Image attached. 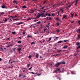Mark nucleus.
Here are the masks:
<instances>
[{
	"mask_svg": "<svg viewBox=\"0 0 80 80\" xmlns=\"http://www.w3.org/2000/svg\"><path fill=\"white\" fill-rule=\"evenodd\" d=\"M68 40H64L63 41L64 42H68Z\"/></svg>",
	"mask_w": 80,
	"mask_h": 80,
	"instance_id": "nucleus-33",
	"label": "nucleus"
},
{
	"mask_svg": "<svg viewBox=\"0 0 80 80\" xmlns=\"http://www.w3.org/2000/svg\"><path fill=\"white\" fill-rule=\"evenodd\" d=\"M50 22H48V24H47V25H50Z\"/></svg>",
	"mask_w": 80,
	"mask_h": 80,
	"instance_id": "nucleus-62",
	"label": "nucleus"
},
{
	"mask_svg": "<svg viewBox=\"0 0 80 80\" xmlns=\"http://www.w3.org/2000/svg\"><path fill=\"white\" fill-rule=\"evenodd\" d=\"M62 51L61 50H60L58 51L59 53H60V52H62Z\"/></svg>",
	"mask_w": 80,
	"mask_h": 80,
	"instance_id": "nucleus-44",
	"label": "nucleus"
},
{
	"mask_svg": "<svg viewBox=\"0 0 80 80\" xmlns=\"http://www.w3.org/2000/svg\"><path fill=\"white\" fill-rule=\"evenodd\" d=\"M45 15L46 16H51V15H50V13H49L46 12L45 14Z\"/></svg>",
	"mask_w": 80,
	"mask_h": 80,
	"instance_id": "nucleus-4",
	"label": "nucleus"
},
{
	"mask_svg": "<svg viewBox=\"0 0 80 80\" xmlns=\"http://www.w3.org/2000/svg\"><path fill=\"white\" fill-rule=\"evenodd\" d=\"M67 47H68V46L65 45L63 46V48H67Z\"/></svg>",
	"mask_w": 80,
	"mask_h": 80,
	"instance_id": "nucleus-13",
	"label": "nucleus"
},
{
	"mask_svg": "<svg viewBox=\"0 0 80 80\" xmlns=\"http://www.w3.org/2000/svg\"><path fill=\"white\" fill-rule=\"evenodd\" d=\"M60 65V63L59 62H57L55 65L54 66L56 67H58V66Z\"/></svg>",
	"mask_w": 80,
	"mask_h": 80,
	"instance_id": "nucleus-1",
	"label": "nucleus"
},
{
	"mask_svg": "<svg viewBox=\"0 0 80 80\" xmlns=\"http://www.w3.org/2000/svg\"><path fill=\"white\" fill-rule=\"evenodd\" d=\"M9 18H15V17L14 16H10L9 17Z\"/></svg>",
	"mask_w": 80,
	"mask_h": 80,
	"instance_id": "nucleus-25",
	"label": "nucleus"
},
{
	"mask_svg": "<svg viewBox=\"0 0 80 80\" xmlns=\"http://www.w3.org/2000/svg\"><path fill=\"white\" fill-rule=\"evenodd\" d=\"M61 11H62V13L63 12V9H60Z\"/></svg>",
	"mask_w": 80,
	"mask_h": 80,
	"instance_id": "nucleus-41",
	"label": "nucleus"
},
{
	"mask_svg": "<svg viewBox=\"0 0 80 80\" xmlns=\"http://www.w3.org/2000/svg\"><path fill=\"white\" fill-rule=\"evenodd\" d=\"M7 40H8V41L9 40H10V38H8L7 39Z\"/></svg>",
	"mask_w": 80,
	"mask_h": 80,
	"instance_id": "nucleus-59",
	"label": "nucleus"
},
{
	"mask_svg": "<svg viewBox=\"0 0 80 80\" xmlns=\"http://www.w3.org/2000/svg\"><path fill=\"white\" fill-rule=\"evenodd\" d=\"M57 33H59L60 32V30H58V29H57L56 30Z\"/></svg>",
	"mask_w": 80,
	"mask_h": 80,
	"instance_id": "nucleus-9",
	"label": "nucleus"
},
{
	"mask_svg": "<svg viewBox=\"0 0 80 80\" xmlns=\"http://www.w3.org/2000/svg\"><path fill=\"white\" fill-rule=\"evenodd\" d=\"M49 65H50V66H52L53 64H52V63H49Z\"/></svg>",
	"mask_w": 80,
	"mask_h": 80,
	"instance_id": "nucleus-29",
	"label": "nucleus"
},
{
	"mask_svg": "<svg viewBox=\"0 0 80 80\" xmlns=\"http://www.w3.org/2000/svg\"><path fill=\"white\" fill-rule=\"evenodd\" d=\"M35 42H32V43H31V45H35Z\"/></svg>",
	"mask_w": 80,
	"mask_h": 80,
	"instance_id": "nucleus-19",
	"label": "nucleus"
},
{
	"mask_svg": "<svg viewBox=\"0 0 80 80\" xmlns=\"http://www.w3.org/2000/svg\"><path fill=\"white\" fill-rule=\"evenodd\" d=\"M62 42H63V41H60L58 42V43H61Z\"/></svg>",
	"mask_w": 80,
	"mask_h": 80,
	"instance_id": "nucleus-14",
	"label": "nucleus"
},
{
	"mask_svg": "<svg viewBox=\"0 0 80 80\" xmlns=\"http://www.w3.org/2000/svg\"><path fill=\"white\" fill-rule=\"evenodd\" d=\"M63 18H65V19H67V16L65 15H63Z\"/></svg>",
	"mask_w": 80,
	"mask_h": 80,
	"instance_id": "nucleus-11",
	"label": "nucleus"
},
{
	"mask_svg": "<svg viewBox=\"0 0 80 80\" xmlns=\"http://www.w3.org/2000/svg\"><path fill=\"white\" fill-rule=\"evenodd\" d=\"M13 2H14V3H17V2L16 1H13Z\"/></svg>",
	"mask_w": 80,
	"mask_h": 80,
	"instance_id": "nucleus-38",
	"label": "nucleus"
},
{
	"mask_svg": "<svg viewBox=\"0 0 80 80\" xmlns=\"http://www.w3.org/2000/svg\"><path fill=\"white\" fill-rule=\"evenodd\" d=\"M1 15H3V14H5V12H2L1 13Z\"/></svg>",
	"mask_w": 80,
	"mask_h": 80,
	"instance_id": "nucleus-35",
	"label": "nucleus"
},
{
	"mask_svg": "<svg viewBox=\"0 0 80 80\" xmlns=\"http://www.w3.org/2000/svg\"><path fill=\"white\" fill-rule=\"evenodd\" d=\"M40 21H39L37 22V23H38V24H40Z\"/></svg>",
	"mask_w": 80,
	"mask_h": 80,
	"instance_id": "nucleus-36",
	"label": "nucleus"
},
{
	"mask_svg": "<svg viewBox=\"0 0 80 80\" xmlns=\"http://www.w3.org/2000/svg\"><path fill=\"white\" fill-rule=\"evenodd\" d=\"M52 40V38H49V40L47 42H50V40Z\"/></svg>",
	"mask_w": 80,
	"mask_h": 80,
	"instance_id": "nucleus-26",
	"label": "nucleus"
},
{
	"mask_svg": "<svg viewBox=\"0 0 80 80\" xmlns=\"http://www.w3.org/2000/svg\"><path fill=\"white\" fill-rule=\"evenodd\" d=\"M12 33L13 35H15V34H16V32H12Z\"/></svg>",
	"mask_w": 80,
	"mask_h": 80,
	"instance_id": "nucleus-18",
	"label": "nucleus"
},
{
	"mask_svg": "<svg viewBox=\"0 0 80 80\" xmlns=\"http://www.w3.org/2000/svg\"><path fill=\"white\" fill-rule=\"evenodd\" d=\"M39 56V54L38 53H36V57L37 58H38Z\"/></svg>",
	"mask_w": 80,
	"mask_h": 80,
	"instance_id": "nucleus-6",
	"label": "nucleus"
},
{
	"mask_svg": "<svg viewBox=\"0 0 80 80\" xmlns=\"http://www.w3.org/2000/svg\"><path fill=\"white\" fill-rule=\"evenodd\" d=\"M18 52H20L21 50H22V48H18Z\"/></svg>",
	"mask_w": 80,
	"mask_h": 80,
	"instance_id": "nucleus-10",
	"label": "nucleus"
},
{
	"mask_svg": "<svg viewBox=\"0 0 80 80\" xmlns=\"http://www.w3.org/2000/svg\"><path fill=\"white\" fill-rule=\"evenodd\" d=\"M22 8H27V6L25 5L23 6L22 7Z\"/></svg>",
	"mask_w": 80,
	"mask_h": 80,
	"instance_id": "nucleus-12",
	"label": "nucleus"
},
{
	"mask_svg": "<svg viewBox=\"0 0 80 80\" xmlns=\"http://www.w3.org/2000/svg\"><path fill=\"white\" fill-rule=\"evenodd\" d=\"M46 2H47V1L45 0V1H44V4H45V3H46Z\"/></svg>",
	"mask_w": 80,
	"mask_h": 80,
	"instance_id": "nucleus-61",
	"label": "nucleus"
},
{
	"mask_svg": "<svg viewBox=\"0 0 80 80\" xmlns=\"http://www.w3.org/2000/svg\"><path fill=\"white\" fill-rule=\"evenodd\" d=\"M1 7L2 8H7L5 7V6L4 5H3L2 6H1Z\"/></svg>",
	"mask_w": 80,
	"mask_h": 80,
	"instance_id": "nucleus-5",
	"label": "nucleus"
},
{
	"mask_svg": "<svg viewBox=\"0 0 80 80\" xmlns=\"http://www.w3.org/2000/svg\"><path fill=\"white\" fill-rule=\"evenodd\" d=\"M55 14H52V17H53V16H55Z\"/></svg>",
	"mask_w": 80,
	"mask_h": 80,
	"instance_id": "nucleus-49",
	"label": "nucleus"
},
{
	"mask_svg": "<svg viewBox=\"0 0 80 80\" xmlns=\"http://www.w3.org/2000/svg\"><path fill=\"white\" fill-rule=\"evenodd\" d=\"M55 39H57V40H58V38H59V37H57L56 38H55Z\"/></svg>",
	"mask_w": 80,
	"mask_h": 80,
	"instance_id": "nucleus-43",
	"label": "nucleus"
},
{
	"mask_svg": "<svg viewBox=\"0 0 80 80\" xmlns=\"http://www.w3.org/2000/svg\"><path fill=\"white\" fill-rule=\"evenodd\" d=\"M10 46H12V45H8V46H7V47H10Z\"/></svg>",
	"mask_w": 80,
	"mask_h": 80,
	"instance_id": "nucleus-52",
	"label": "nucleus"
},
{
	"mask_svg": "<svg viewBox=\"0 0 80 80\" xmlns=\"http://www.w3.org/2000/svg\"><path fill=\"white\" fill-rule=\"evenodd\" d=\"M77 53H78V52H80V51H79V50H77Z\"/></svg>",
	"mask_w": 80,
	"mask_h": 80,
	"instance_id": "nucleus-57",
	"label": "nucleus"
},
{
	"mask_svg": "<svg viewBox=\"0 0 80 80\" xmlns=\"http://www.w3.org/2000/svg\"><path fill=\"white\" fill-rule=\"evenodd\" d=\"M59 62L60 63V64H65V62Z\"/></svg>",
	"mask_w": 80,
	"mask_h": 80,
	"instance_id": "nucleus-7",
	"label": "nucleus"
},
{
	"mask_svg": "<svg viewBox=\"0 0 80 80\" xmlns=\"http://www.w3.org/2000/svg\"><path fill=\"white\" fill-rule=\"evenodd\" d=\"M57 78V79H59L60 80H61V78Z\"/></svg>",
	"mask_w": 80,
	"mask_h": 80,
	"instance_id": "nucleus-56",
	"label": "nucleus"
},
{
	"mask_svg": "<svg viewBox=\"0 0 80 80\" xmlns=\"http://www.w3.org/2000/svg\"><path fill=\"white\" fill-rule=\"evenodd\" d=\"M27 21H28V20H31V19L30 18H29L27 20Z\"/></svg>",
	"mask_w": 80,
	"mask_h": 80,
	"instance_id": "nucleus-37",
	"label": "nucleus"
},
{
	"mask_svg": "<svg viewBox=\"0 0 80 80\" xmlns=\"http://www.w3.org/2000/svg\"><path fill=\"white\" fill-rule=\"evenodd\" d=\"M31 73H32V74H37V73H34L33 72H31Z\"/></svg>",
	"mask_w": 80,
	"mask_h": 80,
	"instance_id": "nucleus-31",
	"label": "nucleus"
},
{
	"mask_svg": "<svg viewBox=\"0 0 80 80\" xmlns=\"http://www.w3.org/2000/svg\"><path fill=\"white\" fill-rule=\"evenodd\" d=\"M47 29V28H45L44 29V31H45V30H46Z\"/></svg>",
	"mask_w": 80,
	"mask_h": 80,
	"instance_id": "nucleus-64",
	"label": "nucleus"
},
{
	"mask_svg": "<svg viewBox=\"0 0 80 80\" xmlns=\"http://www.w3.org/2000/svg\"><path fill=\"white\" fill-rule=\"evenodd\" d=\"M2 58H0V61H2Z\"/></svg>",
	"mask_w": 80,
	"mask_h": 80,
	"instance_id": "nucleus-63",
	"label": "nucleus"
},
{
	"mask_svg": "<svg viewBox=\"0 0 80 80\" xmlns=\"http://www.w3.org/2000/svg\"><path fill=\"white\" fill-rule=\"evenodd\" d=\"M45 7L43 6L42 8H40L41 10H42V9H43V8H44Z\"/></svg>",
	"mask_w": 80,
	"mask_h": 80,
	"instance_id": "nucleus-30",
	"label": "nucleus"
},
{
	"mask_svg": "<svg viewBox=\"0 0 80 80\" xmlns=\"http://www.w3.org/2000/svg\"><path fill=\"white\" fill-rule=\"evenodd\" d=\"M10 60H11V59H10L9 61V64H12V63H13L12 62H11L10 63Z\"/></svg>",
	"mask_w": 80,
	"mask_h": 80,
	"instance_id": "nucleus-22",
	"label": "nucleus"
},
{
	"mask_svg": "<svg viewBox=\"0 0 80 80\" xmlns=\"http://www.w3.org/2000/svg\"><path fill=\"white\" fill-rule=\"evenodd\" d=\"M71 18H73V14L72 13H71Z\"/></svg>",
	"mask_w": 80,
	"mask_h": 80,
	"instance_id": "nucleus-20",
	"label": "nucleus"
},
{
	"mask_svg": "<svg viewBox=\"0 0 80 80\" xmlns=\"http://www.w3.org/2000/svg\"><path fill=\"white\" fill-rule=\"evenodd\" d=\"M27 38H29V37H31V38H32V35H28L27 36Z\"/></svg>",
	"mask_w": 80,
	"mask_h": 80,
	"instance_id": "nucleus-8",
	"label": "nucleus"
},
{
	"mask_svg": "<svg viewBox=\"0 0 80 80\" xmlns=\"http://www.w3.org/2000/svg\"><path fill=\"white\" fill-rule=\"evenodd\" d=\"M60 69H57V70H56V71H60Z\"/></svg>",
	"mask_w": 80,
	"mask_h": 80,
	"instance_id": "nucleus-50",
	"label": "nucleus"
},
{
	"mask_svg": "<svg viewBox=\"0 0 80 80\" xmlns=\"http://www.w3.org/2000/svg\"><path fill=\"white\" fill-rule=\"evenodd\" d=\"M75 17H77V13H75Z\"/></svg>",
	"mask_w": 80,
	"mask_h": 80,
	"instance_id": "nucleus-45",
	"label": "nucleus"
},
{
	"mask_svg": "<svg viewBox=\"0 0 80 80\" xmlns=\"http://www.w3.org/2000/svg\"><path fill=\"white\" fill-rule=\"evenodd\" d=\"M79 38H80V35H78V38H77V40H78Z\"/></svg>",
	"mask_w": 80,
	"mask_h": 80,
	"instance_id": "nucleus-15",
	"label": "nucleus"
},
{
	"mask_svg": "<svg viewBox=\"0 0 80 80\" xmlns=\"http://www.w3.org/2000/svg\"><path fill=\"white\" fill-rule=\"evenodd\" d=\"M29 58H32V56L31 55H29L28 57Z\"/></svg>",
	"mask_w": 80,
	"mask_h": 80,
	"instance_id": "nucleus-32",
	"label": "nucleus"
},
{
	"mask_svg": "<svg viewBox=\"0 0 80 80\" xmlns=\"http://www.w3.org/2000/svg\"><path fill=\"white\" fill-rule=\"evenodd\" d=\"M5 20L4 21H5L6 22V21H7V18H5Z\"/></svg>",
	"mask_w": 80,
	"mask_h": 80,
	"instance_id": "nucleus-54",
	"label": "nucleus"
},
{
	"mask_svg": "<svg viewBox=\"0 0 80 80\" xmlns=\"http://www.w3.org/2000/svg\"><path fill=\"white\" fill-rule=\"evenodd\" d=\"M34 10H32V13L34 12Z\"/></svg>",
	"mask_w": 80,
	"mask_h": 80,
	"instance_id": "nucleus-48",
	"label": "nucleus"
},
{
	"mask_svg": "<svg viewBox=\"0 0 80 80\" xmlns=\"http://www.w3.org/2000/svg\"><path fill=\"white\" fill-rule=\"evenodd\" d=\"M23 23V22H20L19 23H18L17 25H20V24H22Z\"/></svg>",
	"mask_w": 80,
	"mask_h": 80,
	"instance_id": "nucleus-21",
	"label": "nucleus"
},
{
	"mask_svg": "<svg viewBox=\"0 0 80 80\" xmlns=\"http://www.w3.org/2000/svg\"><path fill=\"white\" fill-rule=\"evenodd\" d=\"M57 5H58V3L54 4V5L53 6V7H55V6Z\"/></svg>",
	"mask_w": 80,
	"mask_h": 80,
	"instance_id": "nucleus-24",
	"label": "nucleus"
},
{
	"mask_svg": "<svg viewBox=\"0 0 80 80\" xmlns=\"http://www.w3.org/2000/svg\"><path fill=\"white\" fill-rule=\"evenodd\" d=\"M78 48H80V45L79 46H78L76 48L77 49H78Z\"/></svg>",
	"mask_w": 80,
	"mask_h": 80,
	"instance_id": "nucleus-27",
	"label": "nucleus"
},
{
	"mask_svg": "<svg viewBox=\"0 0 80 80\" xmlns=\"http://www.w3.org/2000/svg\"><path fill=\"white\" fill-rule=\"evenodd\" d=\"M78 0H76V2L78 3Z\"/></svg>",
	"mask_w": 80,
	"mask_h": 80,
	"instance_id": "nucleus-51",
	"label": "nucleus"
},
{
	"mask_svg": "<svg viewBox=\"0 0 80 80\" xmlns=\"http://www.w3.org/2000/svg\"><path fill=\"white\" fill-rule=\"evenodd\" d=\"M17 43H22V41H17Z\"/></svg>",
	"mask_w": 80,
	"mask_h": 80,
	"instance_id": "nucleus-17",
	"label": "nucleus"
},
{
	"mask_svg": "<svg viewBox=\"0 0 80 80\" xmlns=\"http://www.w3.org/2000/svg\"><path fill=\"white\" fill-rule=\"evenodd\" d=\"M25 34V32L23 31L22 32V35H24Z\"/></svg>",
	"mask_w": 80,
	"mask_h": 80,
	"instance_id": "nucleus-34",
	"label": "nucleus"
},
{
	"mask_svg": "<svg viewBox=\"0 0 80 80\" xmlns=\"http://www.w3.org/2000/svg\"><path fill=\"white\" fill-rule=\"evenodd\" d=\"M80 44V43L79 42H76V45H79Z\"/></svg>",
	"mask_w": 80,
	"mask_h": 80,
	"instance_id": "nucleus-16",
	"label": "nucleus"
},
{
	"mask_svg": "<svg viewBox=\"0 0 80 80\" xmlns=\"http://www.w3.org/2000/svg\"><path fill=\"white\" fill-rule=\"evenodd\" d=\"M74 22H75V21H73L72 22H71V23L72 24L73 23H74Z\"/></svg>",
	"mask_w": 80,
	"mask_h": 80,
	"instance_id": "nucleus-53",
	"label": "nucleus"
},
{
	"mask_svg": "<svg viewBox=\"0 0 80 80\" xmlns=\"http://www.w3.org/2000/svg\"><path fill=\"white\" fill-rule=\"evenodd\" d=\"M18 39H19V38H20V40H21V39H22V38L20 37H19V38H18Z\"/></svg>",
	"mask_w": 80,
	"mask_h": 80,
	"instance_id": "nucleus-46",
	"label": "nucleus"
},
{
	"mask_svg": "<svg viewBox=\"0 0 80 80\" xmlns=\"http://www.w3.org/2000/svg\"><path fill=\"white\" fill-rule=\"evenodd\" d=\"M74 56H76V55H77V54H76V53L74 54Z\"/></svg>",
	"mask_w": 80,
	"mask_h": 80,
	"instance_id": "nucleus-60",
	"label": "nucleus"
},
{
	"mask_svg": "<svg viewBox=\"0 0 80 80\" xmlns=\"http://www.w3.org/2000/svg\"><path fill=\"white\" fill-rule=\"evenodd\" d=\"M56 20H58V21H59L60 20V19H59L58 18H56Z\"/></svg>",
	"mask_w": 80,
	"mask_h": 80,
	"instance_id": "nucleus-39",
	"label": "nucleus"
},
{
	"mask_svg": "<svg viewBox=\"0 0 80 80\" xmlns=\"http://www.w3.org/2000/svg\"><path fill=\"white\" fill-rule=\"evenodd\" d=\"M56 25L57 26H59V25H60V23L58 22H57L56 23Z\"/></svg>",
	"mask_w": 80,
	"mask_h": 80,
	"instance_id": "nucleus-23",
	"label": "nucleus"
},
{
	"mask_svg": "<svg viewBox=\"0 0 80 80\" xmlns=\"http://www.w3.org/2000/svg\"><path fill=\"white\" fill-rule=\"evenodd\" d=\"M30 64H28L27 66V67H28V68L29 67H30Z\"/></svg>",
	"mask_w": 80,
	"mask_h": 80,
	"instance_id": "nucleus-28",
	"label": "nucleus"
},
{
	"mask_svg": "<svg viewBox=\"0 0 80 80\" xmlns=\"http://www.w3.org/2000/svg\"><path fill=\"white\" fill-rule=\"evenodd\" d=\"M45 19H47L48 20L51 21L52 20V18H48V17H47L46 18H45Z\"/></svg>",
	"mask_w": 80,
	"mask_h": 80,
	"instance_id": "nucleus-2",
	"label": "nucleus"
},
{
	"mask_svg": "<svg viewBox=\"0 0 80 80\" xmlns=\"http://www.w3.org/2000/svg\"><path fill=\"white\" fill-rule=\"evenodd\" d=\"M78 3V2H76V3L75 4V5H77V4Z\"/></svg>",
	"mask_w": 80,
	"mask_h": 80,
	"instance_id": "nucleus-55",
	"label": "nucleus"
},
{
	"mask_svg": "<svg viewBox=\"0 0 80 80\" xmlns=\"http://www.w3.org/2000/svg\"><path fill=\"white\" fill-rule=\"evenodd\" d=\"M42 75V74L41 73H40L39 74H38L37 75H38V76H40V75Z\"/></svg>",
	"mask_w": 80,
	"mask_h": 80,
	"instance_id": "nucleus-47",
	"label": "nucleus"
},
{
	"mask_svg": "<svg viewBox=\"0 0 80 80\" xmlns=\"http://www.w3.org/2000/svg\"><path fill=\"white\" fill-rule=\"evenodd\" d=\"M25 69H23V70H22L23 72H25Z\"/></svg>",
	"mask_w": 80,
	"mask_h": 80,
	"instance_id": "nucleus-58",
	"label": "nucleus"
},
{
	"mask_svg": "<svg viewBox=\"0 0 80 80\" xmlns=\"http://www.w3.org/2000/svg\"><path fill=\"white\" fill-rule=\"evenodd\" d=\"M57 72V70H55L54 71V72H53V73H56V72Z\"/></svg>",
	"mask_w": 80,
	"mask_h": 80,
	"instance_id": "nucleus-42",
	"label": "nucleus"
},
{
	"mask_svg": "<svg viewBox=\"0 0 80 80\" xmlns=\"http://www.w3.org/2000/svg\"><path fill=\"white\" fill-rule=\"evenodd\" d=\"M32 67H31V68H29L28 69L29 70H31V69H32Z\"/></svg>",
	"mask_w": 80,
	"mask_h": 80,
	"instance_id": "nucleus-40",
	"label": "nucleus"
},
{
	"mask_svg": "<svg viewBox=\"0 0 80 80\" xmlns=\"http://www.w3.org/2000/svg\"><path fill=\"white\" fill-rule=\"evenodd\" d=\"M37 17H36V18H40V17H41V14H40V13H38Z\"/></svg>",
	"mask_w": 80,
	"mask_h": 80,
	"instance_id": "nucleus-3",
	"label": "nucleus"
}]
</instances>
